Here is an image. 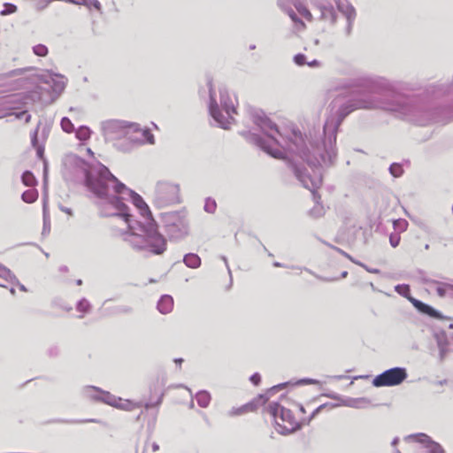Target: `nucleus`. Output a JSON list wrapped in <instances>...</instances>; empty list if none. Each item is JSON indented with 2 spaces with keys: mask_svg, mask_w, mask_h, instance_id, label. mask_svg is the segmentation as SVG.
<instances>
[{
  "mask_svg": "<svg viewBox=\"0 0 453 453\" xmlns=\"http://www.w3.org/2000/svg\"><path fill=\"white\" fill-rule=\"evenodd\" d=\"M84 175L85 185L100 199L98 206L102 217L117 216L127 224L128 232L123 240L133 250L146 255H162L167 248V239L158 230L150 207L135 191L128 188L108 167L98 163L96 169L81 157L71 155L66 163Z\"/></svg>",
  "mask_w": 453,
  "mask_h": 453,
  "instance_id": "f03ea898",
  "label": "nucleus"
},
{
  "mask_svg": "<svg viewBox=\"0 0 453 453\" xmlns=\"http://www.w3.org/2000/svg\"><path fill=\"white\" fill-rule=\"evenodd\" d=\"M42 97L40 88H36L26 93H19L10 96L12 98L10 103H19L22 106L27 107L34 104L35 102L40 101Z\"/></svg>",
  "mask_w": 453,
  "mask_h": 453,
  "instance_id": "9b49d317",
  "label": "nucleus"
},
{
  "mask_svg": "<svg viewBox=\"0 0 453 453\" xmlns=\"http://www.w3.org/2000/svg\"><path fill=\"white\" fill-rule=\"evenodd\" d=\"M288 384H290V382H284V383H280L276 386H273L267 391L266 395H260L259 399L263 400V403H265L269 399V397L271 395H273L274 393L280 391V389L285 388Z\"/></svg>",
  "mask_w": 453,
  "mask_h": 453,
  "instance_id": "393cba45",
  "label": "nucleus"
},
{
  "mask_svg": "<svg viewBox=\"0 0 453 453\" xmlns=\"http://www.w3.org/2000/svg\"><path fill=\"white\" fill-rule=\"evenodd\" d=\"M319 381L315 379H310V378H303L299 380H297L295 384L296 385H317Z\"/></svg>",
  "mask_w": 453,
  "mask_h": 453,
  "instance_id": "37998d69",
  "label": "nucleus"
},
{
  "mask_svg": "<svg viewBox=\"0 0 453 453\" xmlns=\"http://www.w3.org/2000/svg\"><path fill=\"white\" fill-rule=\"evenodd\" d=\"M370 401L365 397L361 398H349L342 400V404L352 408H361V403H369Z\"/></svg>",
  "mask_w": 453,
  "mask_h": 453,
  "instance_id": "5701e85b",
  "label": "nucleus"
},
{
  "mask_svg": "<svg viewBox=\"0 0 453 453\" xmlns=\"http://www.w3.org/2000/svg\"><path fill=\"white\" fill-rule=\"evenodd\" d=\"M165 231L171 242H180L189 234V221L185 210L161 214Z\"/></svg>",
  "mask_w": 453,
  "mask_h": 453,
  "instance_id": "20e7f679",
  "label": "nucleus"
},
{
  "mask_svg": "<svg viewBox=\"0 0 453 453\" xmlns=\"http://www.w3.org/2000/svg\"><path fill=\"white\" fill-rule=\"evenodd\" d=\"M325 395L333 400H340L341 399V396L336 393H329V394H326Z\"/></svg>",
  "mask_w": 453,
  "mask_h": 453,
  "instance_id": "0e129e2a",
  "label": "nucleus"
},
{
  "mask_svg": "<svg viewBox=\"0 0 453 453\" xmlns=\"http://www.w3.org/2000/svg\"><path fill=\"white\" fill-rule=\"evenodd\" d=\"M400 240H401V238L398 234H392L389 236V242L393 248H395L399 245Z\"/></svg>",
  "mask_w": 453,
  "mask_h": 453,
  "instance_id": "de8ad7c7",
  "label": "nucleus"
},
{
  "mask_svg": "<svg viewBox=\"0 0 453 453\" xmlns=\"http://www.w3.org/2000/svg\"><path fill=\"white\" fill-rule=\"evenodd\" d=\"M88 8L94 7L96 11L102 13V6L98 0H88Z\"/></svg>",
  "mask_w": 453,
  "mask_h": 453,
  "instance_id": "8fccbe9b",
  "label": "nucleus"
},
{
  "mask_svg": "<svg viewBox=\"0 0 453 453\" xmlns=\"http://www.w3.org/2000/svg\"><path fill=\"white\" fill-rule=\"evenodd\" d=\"M38 197V194L35 190H26L22 193L21 198L25 203H34Z\"/></svg>",
  "mask_w": 453,
  "mask_h": 453,
  "instance_id": "7c9ffc66",
  "label": "nucleus"
},
{
  "mask_svg": "<svg viewBox=\"0 0 453 453\" xmlns=\"http://www.w3.org/2000/svg\"><path fill=\"white\" fill-rule=\"evenodd\" d=\"M183 263L188 268L196 269L201 265V258L196 253H188L183 257Z\"/></svg>",
  "mask_w": 453,
  "mask_h": 453,
  "instance_id": "f3484780",
  "label": "nucleus"
},
{
  "mask_svg": "<svg viewBox=\"0 0 453 453\" xmlns=\"http://www.w3.org/2000/svg\"><path fill=\"white\" fill-rule=\"evenodd\" d=\"M0 278H3L7 281H10L11 279L16 280V276L12 273V271L1 264H0Z\"/></svg>",
  "mask_w": 453,
  "mask_h": 453,
  "instance_id": "72a5a7b5",
  "label": "nucleus"
},
{
  "mask_svg": "<svg viewBox=\"0 0 453 453\" xmlns=\"http://www.w3.org/2000/svg\"><path fill=\"white\" fill-rule=\"evenodd\" d=\"M356 265H358L360 266H362L363 268H365L367 272L371 273H374V274H378L380 273V270L377 269V268H369L366 265L357 261V263Z\"/></svg>",
  "mask_w": 453,
  "mask_h": 453,
  "instance_id": "6e6d98bb",
  "label": "nucleus"
},
{
  "mask_svg": "<svg viewBox=\"0 0 453 453\" xmlns=\"http://www.w3.org/2000/svg\"><path fill=\"white\" fill-rule=\"evenodd\" d=\"M295 7H296L297 12L302 17H303L306 20H308V21L312 20V14L306 6H304L301 3H298V4H295Z\"/></svg>",
  "mask_w": 453,
  "mask_h": 453,
  "instance_id": "c85d7f7f",
  "label": "nucleus"
},
{
  "mask_svg": "<svg viewBox=\"0 0 453 453\" xmlns=\"http://www.w3.org/2000/svg\"><path fill=\"white\" fill-rule=\"evenodd\" d=\"M437 344L440 350V358L443 360L447 355L449 349L447 348V342L444 335H436Z\"/></svg>",
  "mask_w": 453,
  "mask_h": 453,
  "instance_id": "a878e982",
  "label": "nucleus"
},
{
  "mask_svg": "<svg viewBox=\"0 0 453 453\" xmlns=\"http://www.w3.org/2000/svg\"><path fill=\"white\" fill-rule=\"evenodd\" d=\"M275 421L277 432L282 435H288L299 430L301 425L297 423L292 411L277 402H272L266 408Z\"/></svg>",
  "mask_w": 453,
  "mask_h": 453,
  "instance_id": "39448f33",
  "label": "nucleus"
},
{
  "mask_svg": "<svg viewBox=\"0 0 453 453\" xmlns=\"http://www.w3.org/2000/svg\"><path fill=\"white\" fill-rule=\"evenodd\" d=\"M320 12V19L334 25L337 19V12L331 4H320L319 5Z\"/></svg>",
  "mask_w": 453,
  "mask_h": 453,
  "instance_id": "ddd939ff",
  "label": "nucleus"
},
{
  "mask_svg": "<svg viewBox=\"0 0 453 453\" xmlns=\"http://www.w3.org/2000/svg\"><path fill=\"white\" fill-rule=\"evenodd\" d=\"M388 172L395 178L401 177L404 173L403 165L400 163L391 164L388 167Z\"/></svg>",
  "mask_w": 453,
  "mask_h": 453,
  "instance_id": "cd10ccee",
  "label": "nucleus"
},
{
  "mask_svg": "<svg viewBox=\"0 0 453 453\" xmlns=\"http://www.w3.org/2000/svg\"><path fill=\"white\" fill-rule=\"evenodd\" d=\"M404 440H413L420 443L427 453H445L444 449L439 442L434 441L429 435L423 433L410 434L406 436Z\"/></svg>",
  "mask_w": 453,
  "mask_h": 453,
  "instance_id": "1a4fd4ad",
  "label": "nucleus"
},
{
  "mask_svg": "<svg viewBox=\"0 0 453 453\" xmlns=\"http://www.w3.org/2000/svg\"><path fill=\"white\" fill-rule=\"evenodd\" d=\"M137 133H141L142 140V139H138L136 137H134V139H136V141H133L134 142H137V143H140V144L144 143L145 142L150 143V144H154L155 143L154 135L151 134V132H150V130L149 128L142 129L140 127V131H138Z\"/></svg>",
  "mask_w": 453,
  "mask_h": 453,
  "instance_id": "4be33fe9",
  "label": "nucleus"
},
{
  "mask_svg": "<svg viewBox=\"0 0 453 453\" xmlns=\"http://www.w3.org/2000/svg\"><path fill=\"white\" fill-rule=\"evenodd\" d=\"M257 408V404L254 402L248 403L239 408H233L229 411V416H239L248 411H252Z\"/></svg>",
  "mask_w": 453,
  "mask_h": 453,
  "instance_id": "aec40b11",
  "label": "nucleus"
},
{
  "mask_svg": "<svg viewBox=\"0 0 453 453\" xmlns=\"http://www.w3.org/2000/svg\"><path fill=\"white\" fill-rule=\"evenodd\" d=\"M35 148H36L37 156L39 157H42V156H43V148L41 147V146H38V147H35Z\"/></svg>",
  "mask_w": 453,
  "mask_h": 453,
  "instance_id": "338daca9",
  "label": "nucleus"
},
{
  "mask_svg": "<svg viewBox=\"0 0 453 453\" xmlns=\"http://www.w3.org/2000/svg\"><path fill=\"white\" fill-rule=\"evenodd\" d=\"M217 208L216 201L211 197H207L204 201L203 210L208 213H214Z\"/></svg>",
  "mask_w": 453,
  "mask_h": 453,
  "instance_id": "473e14b6",
  "label": "nucleus"
},
{
  "mask_svg": "<svg viewBox=\"0 0 453 453\" xmlns=\"http://www.w3.org/2000/svg\"><path fill=\"white\" fill-rule=\"evenodd\" d=\"M39 126H40V123L38 124L37 127L35 128V130L33 132V134L31 135V143H32V146L35 148L39 146V144H38Z\"/></svg>",
  "mask_w": 453,
  "mask_h": 453,
  "instance_id": "3c124183",
  "label": "nucleus"
},
{
  "mask_svg": "<svg viewBox=\"0 0 453 453\" xmlns=\"http://www.w3.org/2000/svg\"><path fill=\"white\" fill-rule=\"evenodd\" d=\"M409 301L412 303V305L416 308V310L421 314L427 315L430 318L437 319H444L443 315L436 309L432 307L431 305L423 303L422 301L416 299L413 296L409 297Z\"/></svg>",
  "mask_w": 453,
  "mask_h": 453,
  "instance_id": "f8f14e48",
  "label": "nucleus"
},
{
  "mask_svg": "<svg viewBox=\"0 0 453 453\" xmlns=\"http://www.w3.org/2000/svg\"><path fill=\"white\" fill-rule=\"evenodd\" d=\"M304 270H305L306 272H308L309 273L313 274L316 278H318V279H319V280H324V281H329V280H328V279H326V278H323V277H321V276H319V275L315 274L314 273H312V272H311L310 269H308V268H304Z\"/></svg>",
  "mask_w": 453,
  "mask_h": 453,
  "instance_id": "69168bd1",
  "label": "nucleus"
},
{
  "mask_svg": "<svg viewBox=\"0 0 453 453\" xmlns=\"http://www.w3.org/2000/svg\"><path fill=\"white\" fill-rule=\"evenodd\" d=\"M278 6L285 12L286 9L291 8V6L288 3V0H278Z\"/></svg>",
  "mask_w": 453,
  "mask_h": 453,
  "instance_id": "4d7b16f0",
  "label": "nucleus"
},
{
  "mask_svg": "<svg viewBox=\"0 0 453 453\" xmlns=\"http://www.w3.org/2000/svg\"><path fill=\"white\" fill-rule=\"evenodd\" d=\"M329 246H330V248H332L333 250H334L335 251H337L341 255H342L345 257H347L348 259H349L352 263H354V264L357 263V261L354 257H352L349 254H348L347 252H345L342 249H340L338 247H335V246H333V245H329Z\"/></svg>",
  "mask_w": 453,
  "mask_h": 453,
  "instance_id": "a18cd8bd",
  "label": "nucleus"
},
{
  "mask_svg": "<svg viewBox=\"0 0 453 453\" xmlns=\"http://www.w3.org/2000/svg\"><path fill=\"white\" fill-rule=\"evenodd\" d=\"M9 282H11L12 285H16V286H18V287H19V288L21 291H24V292H27V288H26L23 284H21V283L19 281V280H18L17 278H16V280H14V279H13V280H12V279H11Z\"/></svg>",
  "mask_w": 453,
  "mask_h": 453,
  "instance_id": "bf43d9fd",
  "label": "nucleus"
},
{
  "mask_svg": "<svg viewBox=\"0 0 453 453\" xmlns=\"http://www.w3.org/2000/svg\"><path fill=\"white\" fill-rule=\"evenodd\" d=\"M356 85L363 94L359 96H350L344 102L341 97H336L334 100V105L338 106L336 116L326 120L322 134L313 137L311 132L308 142L296 128L283 134L274 122L258 110L251 112V118L265 136L250 131L242 134L248 142L274 158L284 157L283 151L273 148L276 145L305 161L313 172L312 176L304 167L296 164L291 163V168L296 179L315 196L314 190L322 184L321 166L332 165L336 157L338 128L344 119L355 110L392 111L403 119L418 126H427L439 121L429 105L403 93L404 90L411 89L406 82L379 76L361 78L357 81Z\"/></svg>",
  "mask_w": 453,
  "mask_h": 453,
  "instance_id": "f257e3e1",
  "label": "nucleus"
},
{
  "mask_svg": "<svg viewBox=\"0 0 453 453\" xmlns=\"http://www.w3.org/2000/svg\"><path fill=\"white\" fill-rule=\"evenodd\" d=\"M294 62L296 65L302 66L306 65V56L303 53H298L294 56Z\"/></svg>",
  "mask_w": 453,
  "mask_h": 453,
  "instance_id": "79ce46f5",
  "label": "nucleus"
},
{
  "mask_svg": "<svg viewBox=\"0 0 453 453\" xmlns=\"http://www.w3.org/2000/svg\"><path fill=\"white\" fill-rule=\"evenodd\" d=\"M141 406H142L141 403H132L131 401L127 400L123 403H119L118 402V406H116V407L119 409H121V410H125V411H132L134 408L141 407Z\"/></svg>",
  "mask_w": 453,
  "mask_h": 453,
  "instance_id": "f704fd0d",
  "label": "nucleus"
},
{
  "mask_svg": "<svg viewBox=\"0 0 453 453\" xmlns=\"http://www.w3.org/2000/svg\"><path fill=\"white\" fill-rule=\"evenodd\" d=\"M66 86V79L64 77V75L54 73L51 76V88L54 92L58 93V95L61 94Z\"/></svg>",
  "mask_w": 453,
  "mask_h": 453,
  "instance_id": "2eb2a0df",
  "label": "nucleus"
},
{
  "mask_svg": "<svg viewBox=\"0 0 453 453\" xmlns=\"http://www.w3.org/2000/svg\"><path fill=\"white\" fill-rule=\"evenodd\" d=\"M22 182L27 187H32L36 183L35 177L30 171H25L21 175Z\"/></svg>",
  "mask_w": 453,
  "mask_h": 453,
  "instance_id": "c756f323",
  "label": "nucleus"
},
{
  "mask_svg": "<svg viewBox=\"0 0 453 453\" xmlns=\"http://www.w3.org/2000/svg\"><path fill=\"white\" fill-rule=\"evenodd\" d=\"M250 380L252 384L257 386L261 381V376L258 372H255L250 376Z\"/></svg>",
  "mask_w": 453,
  "mask_h": 453,
  "instance_id": "864d4df0",
  "label": "nucleus"
},
{
  "mask_svg": "<svg viewBox=\"0 0 453 453\" xmlns=\"http://www.w3.org/2000/svg\"><path fill=\"white\" fill-rule=\"evenodd\" d=\"M197 404L202 408H206L211 403V394L206 390H200L196 395Z\"/></svg>",
  "mask_w": 453,
  "mask_h": 453,
  "instance_id": "6ab92c4d",
  "label": "nucleus"
},
{
  "mask_svg": "<svg viewBox=\"0 0 453 453\" xmlns=\"http://www.w3.org/2000/svg\"><path fill=\"white\" fill-rule=\"evenodd\" d=\"M209 86V95H210V103H209V111L212 119L219 124V126L223 129H228L232 121L234 120V114H236V109L234 105V100L232 99L227 91L224 88L219 90V100L220 106L226 115L219 109L216 98L215 94L212 88L211 81L208 82Z\"/></svg>",
  "mask_w": 453,
  "mask_h": 453,
  "instance_id": "7ed1b4c3",
  "label": "nucleus"
},
{
  "mask_svg": "<svg viewBox=\"0 0 453 453\" xmlns=\"http://www.w3.org/2000/svg\"><path fill=\"white\" fill-rule=\"evenodd\" d=\"M91 304L86 298H81L76 304V310L82 313H87L90 311Z\"/></svg>",
  "mask_w": 453,
  "mask_h": 453,
  "instance_id": "2f4dec72",
  "label": "nucleus"
},
{
  "mask_svg": "<svg viewBox=\"0 0 453 453\" xmlns=\"http://www.w3.org/2000/svg\"><path fill=\"white\" fill-rule=\"evenodd\" d=\"M50 232V220H49V215L47 212V203L44 200L43 202V229L42 234L49 233Z\"/></svg>",
  "mask_w": 453,
  "mask_h": 453,
  "instance_id": "4c0bfd02",
  "label": "nucleus"
},
{
  "mask_svg": "<svg viewBox=\"0 0 453 453\" xmlns=\"http://www.w3.org/2000/svg\"><path fill=\"white\" fill-rule=\"evenodd\" d=\"M327 406V403H324L316 408L312 413L311 414L310 420L314 418L325 407Z\"/></svg>",
  "mask_w": 453,
  "mask_h": 453,
  "instance_id": "13d9d810",
  "label": "nucleus"
},
{
  "mask_svg": "<svg viewBox=\"0 0 453 453\" xmlns=\"http://www.w3.org/2000/svg\"><path fill=\"white\" fill-rule=\"evenodd\" d=\"M119 401H120V398L116 397L115 395H111L108 391H104V390L101 389L99 402H102L108 405L116 407V406H118V402H119Z\"/></svg>",
  "mask_w": 453,
  "mask_h": 453,
  "instance_id": "a211bd4d",
  "label": "nucleus"
},
{
  "mask_svg": "<svg viewBox=\"0 0 453 453\" xmlns=\"http://www.w3.org/2000/svg\"><path fill=\"white\" fill-rule=\"evenodd\" d=\"M164 395H165L164 393H161L159 397H158V399L155 403H146L144 404V408L146 410H149L150 408L159 406L161 404L162 401H163Z\"/></svg>",
  "mask_w": 453,
  "mask_h": 453,
  "instance_id": "09e8293b",
  "label": "nucleus"
},
{
  "mask_svg": "<svg viewBox=\"0 0 453 453\" xmlns=\"http://www.w3.org/2000/svg\"><path fill=\"white\" fill-rule=\"evenodd\" d=\"M306 65L310 67H319L320 66V62L317 59H313L312 61L306 62Z\"/></svg>",
  "mask_w": 453,
  "mask_h": 453,
  "instance_id": "e2e57ef3",
  "label": "nucleus"
},
{
  "mask_svg": "<svg viewBox=\"0 0 453 453\" xmlns=\"http://www.w3.org/2000/svg\"><path fill=\"white\" fill-rule=\"evenodd\" d=\"M286 13L294 22L296 29L297 31L303 30L306 27L305 23L298 17L296 12L292 8L286 9Z\"/></svg>",
  "mask_w": 453,
  "mask_h": 453,
  "instance_id": "412c9836",
  "label": "nucleus"
},
{
  "mask_svg": "<svg viewBox=\"0 0 453 453\" xmlns=\"http://www.w3.org/2000/svg\"><path fill=\"white\" fill-rule=\"evenodd\" d=\"M101 388L94 386L82 388L81 394L84 397L99 402Z\"/></svg>",
  "mask_w": 453,
  "mask_h": 453,
  "instance_id": "dca6fc26",
  "label": "nucleus"
},
{
  "mask_svg": "<svg viewBox=\"0 0 453 453\" xmlns=\"http://www.w3.org/2000/svg\"><path fill=\"white\" fill-rule=\"evenodd\" d=\"M65 423H87V422H92V423H98L101 424L102 421L96 418H88V419H81V420H66Z\"/></svg>",
  "mask_w": 453,
  "mask_h": 453,
  "instance_id": "603ef678",
  "label": "nucleus"
},
{
  "mask_svg": "<svg viewBox=\"0 0 453 453\" xmlns=\"http://www.w3.org/2000/svg\"><path fill=\"white\" fill-rule=\"evenodd\" d=\"M66 3H71L73 4H77V5H84L86 7L88 5V0H72V1H67Z\"/></svg>",
  "mask_w": 453,
  "mask_h": 453,
  "instance_id": "680f3d73",
  "label": "nucleus"
},
{
  "mask_svg": "<svg viewBox=\"0 0 453 453\" xmlns=\"http://www.w3.org/2000/svg\"><path fill=\"white\" fill-rule=\"evenodd\" d=\"M173 307V299L169 295H164L161 296L157 303V310L162 314L169 313Z\"/></svg>",
  "mask_w": 453,
  "mask_h": 453,
  "instance_id": "4468645a",
  "label": "nucleus"
},
{
  "mask_svg": "<svg viewBox=\"0 0 453 453\" xmlns=\"http://www.w3.org/2000/svg\"><path fill=\"white\" fill-rule=\"evenodd\" d=\"M101 128L103 135L107 140L127 138L130 141H136L133 134L140 131V125L134 122L109 119L102 122Z\"/></svg>",
  "mask_w": 453,
  "mask_h": 453,
  "instance_id": "423d86ee",
  "label": "nucleus"
},
{
  "mask_svg": "<svg viewBox=\"0 0 453 453\" xmlns=\"http://www.w3.org/2000/svg\"><path fill=\"white\" fill-rule=\"evenodd\" d=\"M338 11L344 16L346 19V27L344 35L349 36L352 32L353 24L356 19V10L352 4L347 1L335 0Z\"/></svg>",
  "mask_w": 453,
  "mask_h": 453,
  "instance_id": "9d476101",
  "label": "nucleus"
},
{
  "mask_svg": "<svg viewBox=\"0 0 453 453\" xmlns=\"http://www.w3.org/2000/svg\"><path fill=\"white\" fill-rule=\"evenodd\" d=\"M60 124H61L62 129L65 133L70 134V133H72L74 130L73 124L72 123V121L67 117L62 118Z\"/></svg>",
  "mask_w": 453,
  "mask_h": 453,
  "instance_id": "c9c22d12",
  "label": "nucleus"
},
{
  "mask_svg": "<svg viewBox=\"0 0 453 453\" xmlns=\"http://www.w3.org/2000/svg\"><path fill=\"white\" fill-rule=\"evenodd\" d=\"M16 117V119H22L25 116V122L28 123L31 119V115L27 113V109H25L19 112L13 113Z\"/></svg>",
  "mask_w": 453,
  "mask_h": 453,
  "instance_id": "c03bdc74",
  "label": "nucleus"
},
{
  "mask_svg": "<svg viewBox=\"0 0 453 453\" xmlns=\"http://www.w3.org/2000/svg\"><path fill=\"white\" fill-rule=\"evenodd\" d=\"M426 282H431L437 285L436 292L439 296L444 297L447 294L448 289H453V285L445 282H439L436 280H426Z\"/></svg>",
  "mask_w": 453,
  "mask_h": 453,
  "instance_id": "b1692460",
  "label": "nucleus"
},
{
  "mask_svg": "<svg viewBox=\"0 0 453 453\" xmlns=\"http://www.w3.org/2000/svg\"><path fill=\"white\" fill-rule=\"evenodd\" d=\"M114 312L117 314H119V313L129 314L132 312V308L127 305H120V306H117L115 308Z\"/></svg>",
  "mask_w": 453,
  "mask_h": 453,
  "instance_id": "49530a36",
  "label": "nucleus"
},
{
  "mask_svg": "<svg viewBox=\"0 0 453 453\" xmlns=\"http://www.w3.org/2000/svg\"><path fill=\"white\" fill-rule=\"evenodd\" d=\"M91 130L86 126H81L75 132L76 138L80 141H87L90 138Z\"/></svg>",
  "mask_w": 453,
  "mask_h": 453,
  "instance_id": "bb28decb",
  "label": "nucleus"
},
{
  "mask_svg": "<svg viewBox=\"0 0 453 453\" xmlns=\"http://www.w3.org/2000/svg\"><path fill=\"white\" fill-rule=\"evenodd\" d=\"M33 69H34L33 67L13 69V70L8 72L7 73H5V77L12 78V77H15V76L22 75L25 73H27V71H30V70H33Z\"/></svg>",
  "mask_w": 453,
  "mask_h": 453,
  "instance_id": "ea45409f",
  "label": "nucleus"
},
{
  "mask_svg": "<svg viewBox=\"0 0 453 453\" xmlns=\"http://www.w3.org/2000/svg\"><path fill=\"white\" fill-rule=\"evenodd\" d=\"M180 188L177 184L169 182H158L153 197V203L157 208H164L169 205L179 203Z\"/></svg>",
  "mask_w": 453,
  "mask_h": 453,
  "instance_id": "0eeeda50",
  "label": "nucleus"
},
{
  "mask_svg": "<svg viewBox=\"0 0 453 453\" xmlns=\"http://www.w3.org/2000/svg\"><path fill=\"white\" fill-rule=\"evenodd\" d=\"M17 12V6L11 3H5L4 4V10L0 12L2 16L9 15Z\"/></svg>",
  "mask_w": 453,
  "mask_h": 453,
  "instance_id": "a19ab883",
  "label": "nucleus"
},
{
  "mask_svg": "<svg viewBox=\"0 0 453 453\" xmlns=\"http://www.w3.org/2000/svg\"><path fill=\"white\" fill-rule=\"evenodd\" d=\"M33 52L38 57H45L48 55V48L44 44H37L33 47Z\"/></svg>",
  "mask_w": 453,
  "mask_h": 453,
  "instance_id": "58836bf2",
  "label": "nucleus"
},
{
  "mask_svg": "<svg viewBox=\"0 0 453 453\" xmlns=\"http://www.w3.org/2000/svg\"><path fill=\"white\" fill-rule=\"evenodd\" d=\"M395 291H396L399 295H401V296H403L406 297L408 300H409V297H410V296H411L410 295L411 289H410L409 285H405V284H403V285H397V286H395Z\"/></svg>",
  "mask_w": 453,
  "mask_h": 453,
  "instance_id": "e433bc0d",
  "label": "nucleus"
},
{
  "mask_svg": "<svg viewBox=\"0 0 453 453\" xmlns=\"http://www.w3.org/2000/svg\"><path fill=\"white\" fill-rule=\"evenodd\" d=\"M51 3V0H41L37 4V9L38 10H43L45 9Z\"/></svg>",
  "mask_w": 453,
  "mask_h": 453,
  "instance_id": "052dcab7",
  "label": "nucleus"
},
{
  "mask_svg": "<svg viewBox=\"0 0 453 453\" xmlns=\"http://www.w3.org/2000/svg\"><path fill=\"white\" fill-rule=\"evenodd\" d=\"M323 209L321 207H314L310 211V214L312 217L319 218L323 214Z\"/></svg>",
  "mask_w": 453,
  "mask_h": 453,
  "instance_id": "5fc2aeb1",
  "label": "nucleus"
},
{
  "mask_svg": "<svg viewBox=\"0 0 453 453\" xmlns=\"http://www.w3.org/2000/svg\"><path fill=\"white\" fill-rule=\"evenodd\" d=\"M407 377V370L404 367H393L376 375L372 380V385L376 388L398 386Z\"/></svg>",
  "mask_w": 453,
  "mask_h": 453,
  "instance_id": "6e6552de",
  "label": "nucleus"
},
{
  "mask_svg": "<svg viewBox=\"0 0 453 453\" xmlns=\"http://www.w3.org/2000/svg\"><path fill=\"white\" fill-rule=\"evenodd\" d=\"M183 361H184V360H183L181 357L174 358V360H173V362H174L177 365H179V366H180V365H181V364L183 363Z\"/></svg>",
  "mask_w": 453,
  "mask_h": 453,
  "instance_id": "774afa93",
  "label": "nucleus"
}]
</instances>
